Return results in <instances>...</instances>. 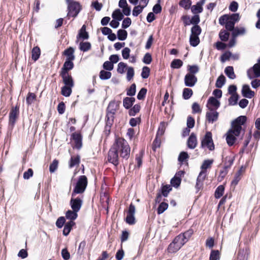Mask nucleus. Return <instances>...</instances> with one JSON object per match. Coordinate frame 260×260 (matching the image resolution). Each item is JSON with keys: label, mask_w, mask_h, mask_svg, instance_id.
Here are the masks:
<instances>
[{"label": "nucleus", "mask_w": 260, "mask_h": 260, "mask_svg": "<svg viewBox=\"0 0 260 260\" xmlns=\"http://www.w3.org/2000/svg\"><path fill=\"white\" fill-rule=\"evenodd\" d=\"M247 120L246 116H240L234 120L231 123V127L226 133V141L229 146L234 145L236 141V137L240 136L242 131V125H244Z\"/></svg>", "instance_id": "nucleus-1"}, {"label": "nucleus", "mask_w": 260, "mask_h": 260, "mask_svg": "<svg viewBox=\"0 0 260 260\" xmlns=\"http://www.w3.org/2000/svg\"><path fill=\"white\" fill-rule=\"evenodd\" d=\"M120 103V101H111L109 102L106 109L105 130L106 132H108V133H110L111 126L113 124L115 115L116 111L119 109Z\"/></svg>", "instance_id": "nucleus-2"}, {"label": "nucleus", "mask_w": 260, "mask_h": 260, "mask_svg": "<svg viewBox=\"0 0 260 260\" xmlns=\"http://www.w3.org/2000/svg\"><path fill=\"white\" fill-rule=\"evenodd\" d=\"M112 147L119 154V157L127 160L130 156L131 147L127 142L122 137H116Z\"/></svg>", "instance_id": "nucleus-3"}, {"label": "nucleus", "mask_w": 260, "mask_h": 260, "mask_svg": "<svg viewBox=\"0 0 260 260\" xmlns=\"http://www.w3.org/2000/svg\"><path fill=\"white\" fill-rule=\"evenodd\" d=\"M88 180L86 176L85 175L80 176L72 192V196L83 193L86 188Z\"/></svg>", "instance_id": "nucleus-4"}, {"label": "nucleus", "mask_w": 260, "mask_h": 260, "mask_svg": "<svg viewBox=\"0 0 260 260\" xmlns=\"http://www.w3.org/2000/svg\"><path fill=\"white\" fill-rule=\"evenodd\" d=\"M20 105L17 104L16 106H12L9 114V127L13 130L15 125L19 117Z\"/></svg>", "instance_id": "nucleus-5"}, {"label": "nucleus", "mask_w": 260, "mask_h": 260, "mask_svg": "<svg viewBox=\"0 0 260 260\" xmlns=\"http://www.w3.org/2000/svg\"><path fill=\"white\" fill-rule=\"evenodd\" d=\"M67 2H68L67 17L69 19L71 17H76L81 9V5L76 1Z\"/></svg>", "instance_id": "nucleus-6"}, {"label": "nucleus", "mask_w": 260, "mask_h": 260, "mask_svg": "<svg viewBox=\"0 0 260 260\" xmlns=\"http://www.w3.org/2000/svg\"><path fill=\"white\" fill-rule=\"evenodd\" d=\"M201 147H207L209 150L214 149V144L212 139V134L211 132H207L201 141Z\"/></svg>", "instance_id": "nucleus-7"}, {"label": "nucleus", "mask_w": 260, "mask_h": 260, "mask_svg": "<svg viewBox=\"0 0 260 260\" xmlns=\"http://www.w3.org/2000/svg\"><path fill=\"white\" fill-rule=\"evenodd\" d=\"M107 161L117 167L119 164V157L116 150L112 146L110 147L107 154Z\"/></svg>", "instance_id": "nucleus-8"}, {"label": "nucleus", "mask_w": 260, "mask_h": 260, "mask_svg": "<svg viewBox=\"0 0 260 260\" xmlns=\"http://www.w3.org/2000/svg\"><path fill=\"white\" fill-rule=\"evenodd\" d=\"M83 137L81 131H78L72 134L71 136V141H73L74 143V148L79 150L82 147Z\"/></svg>", "instance_id": "nucleus-9"}, {"label": "nucleus", "mask_w": 260, "mask_h": 260, "mask_svg": "<svg viewBox=\"0 0 260 260\" xmlns=\"http://www.w3.org/2000/svg\"><path fill=\"white\" fill-rule=\"evenodd\" d=\"M235 159V155L229 152L228 154H223L222 155V162L223 163V167L228 169H231L233 165Z\"/></svg>", "instance_id": "nucleus-10"}, {"label": "nucleus", "mask_w": 260, "mask_h": 260, "mask_svg": "<svg viewBox=\"0 0 260 260\" xmlns=\"http://www.w3.org/2000/svg\"><path fill=\"white\" fill-rule=\"evenodd\" d=\"M76 196H72L70 204L72 209L79 212L83 204V196L75 198Z\"/></svg>", "instance_id": "nucleus-11"}, {"label": "nucleus", "mask_w": 260, "mask_h": 260, "mask_svg": "<svg viewBox=\"0 0 260 260\" xmlns=\"http://www.w3.org/2000/svg\"><path fill=\"white\" fill-rule=\"evenodd\" d=\"M136 212V208L135 205L131 203L129 205L128 211L127 212V215L125 218V222L130 224H134L136 223L135 213Z\"/></svg>", "instance_id": "nucleus-12"}, {"label": "nucleus", "mask_w": 260, "mask_h": 260, "mask_svg": "<svg viewBox=\"0 0 260 260\" xmlns=\"http://www.w3.org/2000/svg\"><path fill=\"white\" fill-rule=\"evenodd\" d=\"M209 111L207 112L206 114V119L208 123H213L218 120L219 113L216 110L207 106Z\"/></svg>", "instance_id": "nucleus-13"}, {"label": "nucleus", "mask_w": 260, "mask_h": 260, "mask_svg": "<svg viewBox=\"0 0 260 260\" xmlns=\"http://www.w3.org/2000/svg\"><path fill=\"white\" fill-rule=\"evenodd\" d=\"M240 19L239 14L234 13L230 16L229 20L225 25V28L229 31H233L235 28L234 26L236 22L238 21Z\"/></svg>", "instance_id": "nucleus-14"}, {"label": "nucleus", "mask_w": 260, "mask_h": 260, "mask_svg": "<svg viewBox=\"0 0 260 260\" xmlns=\"http://www.w3.org/2000/svg\"><path fill=\"white\" fill-rule=\"evenodd\" d=\"M247 76L250 79L260 77V58L258 62L255 63L252 69L247 71Z\"/></svg>", "instance_id": "nucleus-15"}, {"label": "nucleus", "mask_w": 260, "mask_h": 260, "mask_svg": "<svg viewBox=\"0 0 260 260\" xmlns=\"http://www.w3.org/2000/svg\"><path fill=\"white\" fill-rule=\"evenodd\" d=\"M245 172V167H243V166L240 167L239 170L236 173L235 175V177L234 179L231 182V185L234 187H235L240 180L242 178V176L244 174Z\"/></svg>", "instance_id": "nucleus-16"}, {"label": "nucleus", "mask_w": 260, "mask_h": 260, "mask_svg": "<svg viewBox=\"0 0 260 260\" xmlns=\"http://www.w3.org/2000/svg\"><path fill=\"white\" fill-rule=\"evenodd\" d=\"M197 81L198 78L194 75L186 74L184 77V83L186 86L193 87Z\"/></svg>", "instance_id": "nucleus-17"}, {"label": "nucleus", "mask_w": 260, "mask_h": 260, "mask_svg": "<svg viewBox=\"0 0 260 260\" xmlns=\"http://www.w3.org/2000/svg\"><path fill=\"white\" fill-rule=\"evenodd\" d=\"M60 76L62 78V82L64 85L70 86H74V82L71 74L70 73H59Z\"/></svg>", "instance_id": "nucleus-18"}, {"label": "nucleus", "mask_w": 260, "mask_h": 260, "mask_svg": "<svg viewBox=\"0 0 260 260\" xmlns=\"http://www.w3.org/2000/svg\"><path fill=\"white\" fill-rule=\"evenodd\" d=\"M75 49L72 47H69L66 49L62 53V55L66 57V60H74Z\"/></svg>", "instance_id": "nucleus-19"}, {"label": "nucleus", "mask_w": 260, "mask_h": 260, "mask_svg": "<svg viewBox=\"0 0 260 260\" xmlns=\"http://www.w3.org/2000/svg\"><path fill=\"white\" fill-rule=\"evenodd\" d=\"M74 67L73 60H66L59 73H69V72Z\"/></svg>", "instance_id": "nucleus-20"}, {"label": "nucleus", "mask_w": 260, "mask_h": 260, "mask_svg": "<svg viewBox=\"0 0 260 260\" xmlns=\"http://www.w3.org/2000/svg\"><path fill=\"white\" fill-rule=\"evenodd\" d=\"M143 2V4L140 3L138 6H136L133 10V15L134 16H138L142 12L143 9L146 7L149 1H141Z\"/></svg>", "instance_id": "nucleus-21"}, {"label": "nucleus", "mask_w": 260, "mask_h": 260, "mask_svg": "<svg viewBox=\"0 0 260 260\" xmlns=\"http://www.w3.org/2000/svg\"><path fill=\"white\" fill-rule=\"evenodd\" d=\"M242 93L243 96L248 99H251L255 95V92L250 89L249 85L246 84L243 86Z\"/></svg>", "instance_id": "nucleus-22"}, {"label": "nucleus", "mask_w": 260, "mask_h": 260, "mask_svg": "<svg viewBox=\"0 0 260 260\" xmlns=\"http://www.w3.org/2000/svg\"><path fill=\"white\" fill-rule=\"evenodd\" d=\"M198 144L197 139L196 135L192 133L191 134L187 140V146L190 149H194L196 147Z\"/></svg>", "instance_id": "nucleus-23"}, {"label": "nucleus", "mask_w": 260, "mask_h": 260, "mask_svg": "<svg viewBox=\"0 0 260 260\" xmlns=\"http://www.w3.org/2000/svg\"><path fill=\"white\" fill-rule=\"evenodd\" d=\"M80 163V156L77 154L76 155H73L71 157V158L69 161V167L72 168L75 166H78Z\"/></svg>", "instance_id": "nucleus-24"}, {"label": "nucleus", "mask_w": 260, "mask_h": 260, "mask_svg": "<svg viewBox=\"0 0 260 260\" xmlns=\"http://www.w3.org/2000/svg\"><path fill=\"white\" fill-rule=\"evenodd\" d=\"M220 102L215 98L211 96L209 98L207 106L213 108L214 109L217 110L220 106Z\"/></svg>", "instance_id": "nucleus-25"}, {"label": "nucleus", "mask_w": 260, "mask_h": 260, "mask_svg": "<svg viewBox=\"0 0 260 260\" xmlns=\"http://www.w3.org/2000/svg\"><path fill=\"white\" fill-rule=\"evenodd\" d=\"M86 26L85 24L83 25L79 31L77 36V39L87 40L89 38L88 33L86 31Z\"/></svg>", "instance_id": "nucleus-26"}, {"label": "nucleus", "mask_w": 260, "mask_h": 260, "mask_svg": "<svg viewBox=\"0 0 260 260\" xmlns=\"http://www.w3.org/2000/svg\"><path fill=\"white\" fill-rule=\"evenodd\" d=\"M135 98L133 97H126L123 100V106L126 109H130L135 102Z\"/></svg>", "instance_id": "nucleus-27"}, {"label": "nucleus", "mask_w": 260, "mask_h": 260, "mask_svg": "<svg viewBox=\"0 0 260 260\" xmlns=\"http://www.w3.org/2000/svg\"><path fill=\"white\" fill-rule=\"evenodd\" d=\"M118 6L122 9V13L126 16H128L131 13L130 7L127 4V1H119Z\"/></svg>", "instance_id": "nucleus-28"}, {"label": "nucleus", "mask_w": 260, "mask_h": 260, "mask_svg": "<svg viewBox=\"0 0 260 260\" xmlns=\"http://www.w3.org/2000/svg\"><path fill=\"white\" fill-rule=\"evenodd\" d=\"M75 224L74 221H70L66 223L63 230V235L66 236H68Z\"/></svg>", "instance_id": "nucleus-29"}, {"label": "nucleus", "mask_w": 260, "mask_h": 260, "mask_svg": "<svg viewBox=\"0 0 260 260\" xmlns=\"http://www.w3.org/2000/svg\"><path fill=\"white\" fill-rule=\"evenodd\" d=\"M205 1H201L200 2L197 3L196 5H193L191 7V12L193 14H198L202 13L203 11L202 5L204 3Z\"/></svg>", "instance_id": "nucleus-30"}, {"label": "nucleus", "mask_w": 260, "mask_h": 260, "mask_svg": "<svg viewBox=\"0 0 260 260\" xmlns=\"http://www.w3.org/2000/svg\"><path fill=\"white\" fill-rule=\"evenodd\" d=\"M41 55V50L38 46L34 47L31 50V58L34 61H36Z\"/></svg>", "instance_id": "nucleus-31"}, {"label": "nucleus", "mask_w": 260, "mask_h": 260, "mask_svg": "<svg viewBox=\"0 0 260 260\" xmlns=\"http://www.w3.org/2000/svg\"><path fill=\"white\" fill-rule=\"evenodd\" d=\"M78 212L74 210H69L66 213V217L68 219H70V221H73L75 220L78 217Z\"/></svg>", "instance_id": "nucleus-32"}, {"label": "nucleus", "mask_w": 260, "mask_h": 260, "mask_svg": "<svg viewBox=\"0 0 260 260\" xmlns=\"http://www.w3.org/2000/svg\"><path fill=\"white\" fill-rule=\"evenodd\" d=\"M79 48L81 51L87 52L91 49V45L89 42L82 41L79 44Z\"/></svg>", "instance_id": "nucleus-33"}, {"label": "nucleus", "mask_w": 260, "mask_h": 260, "mask_svg": "<svg viewBox=\"0 0 260 260\" xmlns=\"http://www.w3.org/2000/svg\"><path fill=\"white\" fill-rule=\"evenodd\" d=\"M213 163V159H206L205 160L202 166H201V171H204L205 174H206V170L208 169H210L211 168L212 165Z\"/></svg>", "instance_id": "nucleus-34"}, {"label": "nucleus", "mask_w": 260, "mask_h": 260, "mask_svg": "<svg viewBox=\"0 0 260 260\" xmlns=\"http://www.w3.org/2000/svg\"><path fill=\"white\" fill-rule=\"evenodd\" d=\"M73 87V86L64 85L61 88V94L66 97L69 96L72 93Z\"/></svg>", "instance_id": "nucleus-35"}, {"label": "nucleus", "mask_w": 260, "mask_h": 260, "mask_svg": "<svg viewBox=\"0 0 260 260\" xmlns=\"http://www.w3.org/2000/svg\"><path fill=\"white\" fill-rule=\"evenodd\" d=\"M144 155V150L142 149L139 153L136 155L135 160L138 168H140L142 165V159Z\"/></svg>", "instance_id": "nucleus-36"}, {"label": "nucleus", "mask_w": 260, "mask_h": 260, "mask_svg": "<svg viewBox=\"0 0 260 260\" xmlns=\"http://www.w3.org/2000/svg\"><path fill=\"white\" fill-rule=\"evenodd\" d=\"M224 72L226 75L231 79H234L236 77V76L234 71V68L232 66H228L226 67L224 70Z\"/></svg>", "instance_id": "nucleus-37"}, {"label": "nucleus", "mask_w": 260, "mask_h": 260, "mask_svg": "<svg viewBox=\"0 0 260 260\" xmlns=\"http://www.w3.org/2000/svg\"><path fill=\"white\" fill-rule=\"evenodd\" d=\"M140 105L136 104L133 107H132L130 109H129L128 114L131 116H134L140 112Z\"/></svg>", "instance_id": "nucleus-38"}, {"label": "nucleus", "mask_w": 260, "mask_h": 260, "mask_svg": "<svg viewBox=\"0 0 260 260\" xmlns=\"http://www.w3.org/2000/svg\"><path fill=\"white\" fill-rule=\"evenodd\" d=\"M172 190V187L171 185H162L161 188V194L165 197H168L170 192Z\"/></svg>", "instance_id": "nucleus-39"}, {"label": "nucleus", "mask_w": 260, "mask_h": 260, "mask_svg": "<svg viewBox=\"0 0 260 260\" xmlns=\"http://www.w3.org/2000/svg\"><path fill=\"white\" fill-rule=\"evenodd\" d=\"M172 242L182 247L186 243V240L182 239V235L179 234L175 237Z\"/></svg>", "instance_id": "nucleus-40"}, {"label": "nucleus", "mask_w": 260, "mask_h": 260, "mask_svg": "<svg viewBox=\"0 0 260 260\" xmlns=\"http://www.w3.org/2000/svg\"><path fill=\"white\" fill-rule=\"evenodd\" d=\"M181 247H179L176 243L172 242L168 246V251L169 253H175L178 251Z\"/></svg>", "instance_id": "nucleus-41"}, {"label": "nucleus", "mask_w": 260, "mask_h": 260, "mask_svg": "<svg viewBox=\"0 0 260 260\" xmlns=\"http://www.w3.org/2000/svg\"><path fill=\"white\" fill-rule=\"evenodd\" d=\"M230 35V32L225 30H221L219 33V37L222 42H226L229 39Z\"/></svg>", "instance_id": "nucleus-42"}, {"label": "nucleus", "mask_w": 260, "mask_h": 260, "mask_svg": "<svg viewBox=\"0 0 260 260\" xmlns=\"http://www.w3.org/2000/svg\"><path fill=\"white\" fill-rule=\"evenodd\" d=\"M112 17L117 21L121 20L123 18V15L119 9H116L112 13Z\"/></svg>", "instance_id": "nucleus-43"}, {"label": "nucleus", "mask_w": 260, "mask_h": 260, "mask_svg": "<svg viewBox=\"0 0 260 260\" xmlns=\"http://www.w3.org/2000/svg\"><path fill=\"white\" fill-rule=\"evenodd\" d=\"M224 191V186L223 185H220L217 187L215 191V197L216 199H219L221 197Z\"/></svg>", "instance_id": "nucleus-44"}, {"label": "nucleus", "mask_w": 260, "mask_h": 260, "mask_svg": "<svg viewBox=\"0 0 260 260\" xmlns=\"http://www.w3.org/2000/svg\"><path fill=\"white\" fill-rule=\"evenodd\" d=\"M193 94V91L189 88H185L183 90L182 96L184 100L189 99Z\"/></svg>", "instance_id": "nucleus-45"}, {"label": "nucleus", "mask_w": 260, "mask_h": 260, "mask_svg": "<svg viewBox=\"0 0 260 260\" xmlns=\"http://www.w3.org/2000/svg\"><path fill=\"white\" fill-rule=\"evenodd\" d=\"M200 38L199 36L190 35L189 38L190 44L191 46L196 47L200 43Z\"/></svg>", "instance_id": "nucleus-46"}, {"label": "nucleus", "mask_w": 260, "mask_h": 260, "mask_svg": "<svg viewBox=\"0 0 260 260\" xmlns=\"http://www.w3.org/2000/svg\"><path fill=\"white\" fill-rule=\"evenodd\" d=\"M187 68L188 74L195 75L199 71V68L197 65H188Z\"/></svg>", "instance_id": "nucleus-47"}, {"label": "nucleus", "mask_w": 260, "mask_h": 260, "mask_svg": "<svg viewBox=\"0 0 260 260\" xmlns=\"http://www.w3.org/2000/svg\"><path fill=\"white\" fill-rule=\"evenodd\" d=\"M225 82V78L222 75H220L217 78L215 86L217 88H221Z\"/></svg>", "instance_id": "nucleus-48"}, {"label": "nucleus", "mask_w": 260, "mask_h": 260, "mask_svg": "<svg viewBox=\"0 0 260 260\" xmlns=\"http://www.w3.org/2000/svg\"><path fill=\"white\" fill-rule=\"evenodd\" d=\"M112 73L109 71L102 70L100 72L99 77L101 80H107L111 77Z\"/></svg>", "instance_id": "nucleus-49"}, {"label": "nucleus", "mask_w": 260, "mask_h": 260, "mask_svg": "<svg viewBox=\"0 0 260 260\" xmlns=\"http://www.w3.org/2000/svg\"><path fill=\"white\" fill-rule=\"evenodd\" d=\"M193 234V230L192 229H189L183 233L180 234L182 235V239L186 240V242L189 239Z\"/></svg>", "instance_id": "nucleus-50"}, {"label": "nucleus", "mask_w": 260, "mask_h": 260, "mask_svg": "<svg viewBox=\"0 0 260 260\" xmlns=\"http://www.w3.org/2000/svg\"><path fill=\"white\" fill-rule=\"evenodd\" d=\"M127 36V32L124 29H119L117 31V38L119 40L124 41L125 40Z\"/></svg>", "instance_id": "nucleus-51"}, {"label": "nucleus", "mask_w": 260, "mask_h": 260, "mask_svg": "<svg viewBox=\"0 0 260 260\" xmlns=\"http://www.w3.org/2000/svg\"><path fill=\"white\" fill-rule=\"evenodd\" d=\"M168 206H169V205H168V203L164 202L161 203L159 205V206L157 209V214H162V213H164V211L168 209Z\"/></svg>", "instance_id": "nucleus-52"}, {"label": "nucleus", "mask_w": 260, "mask_h": 260, "mask_svg": "<svg viewBox=\"0 0 260 260\" xmlns=\"http://www.w3.org/2000/svg\"><path fill=\"white\" fill-rule=\"evenodd\" d=\"M183 65V62L179 59H174L171 63V67L173 69H179Z\"/></svg>", "instance_id": "nucleus-53"}, {"label": "nucleus", "mask_w": 260, "mask_h": 260, "mask_svg": "<svg viewBox=\"0 0 260 260\" xmlns=\"http://www.w3.org/2000/svg\"><path fill=\"white\" fill-rule=\"evenodd\" d=\"M136 92V85L133 83L130 87L126 89V95L132 96L135 95Z\"/></svg>", "instance_id": "nucleus-54"}, {"label": "nucleus", "mask_w": 260, "mask_h": 260, "mask_svg": "<svg viewBox=\"0 0 260 260\" xmlns=\"http://www.w3.org/2000/svg\"><path fill=\"white\" fill-rule=\"evenodd\" d=\"M201 27L198 25H196L192 27L190 35L199 36L201 34Z\"/></svg>", "instance_id": "nucleus-55"}, {"label": "nucleus", "mask_w": 260, "mask_h": 260, "mask_svg": "<svg viewBox=\"0 0 260 260\" xmlns=\"http://www.w3.org/2000/svg\"><path fill=\"white\" fill-rule=\"evenodd\" d=\"M36 95L32 92H29L26 98V101L27 105H31L32 102L36 100Z\"/></svg>", "instance_id": "nucleus-56"}, {"label": "nucleus", "mask_w": 260, "mask_h": 260, "mask_svg": "<svg viewBox=\"0 0 260 260\" xmlns=\"http://www.w3.org/2000/svg\"><path fill=\"white\" fill-rule=\"evenodd\" d=\"M181 180V179L174 176L171 180V185L172 187L178 188L180 185Z\"/></svg>", "instance_id": "nucleus-57"}, {"label": "nucleus", "mask_w": 260, "mask_h": 260, "mask_svg": "<svg viewBox=\"0 0 260 260\" xmlns=\"http://www.w3.org/2000/svg\"><path fill=\"white\" fill-rule=\"evenodd\" d=\"M220 258L219 252L218 250H212L210 253V260H217Z\"/></svg>", "instance_id": "nucleus-58"}, {"label": "nucleus", "mask_w": 260, "mask_h": 260, "mask_svg": "<svg viewBox=\"0 0 260 260\" xmlns=\"http://www.w3.org/2000/svg\"><path fill=\"white\" fill-rule=\"evenodd\" d=\"M150 70L148 67L145 66L142 68L141 73V76L143 79H146L148 78L150 75Z\"/></svg>", "instance_id": "nucleus-59"}, {"label": "nucleus", "mask_w": 260, "mask_h": 260, "mask_svg": "<svg viewBox=\"0 0 260 260\" xmlns=\"http://www.w3.org/2000/svg\"><path fill=\"white\" fill-rule=\"evenodd\" d=\"M214 47L218 50H222L226 48L227 44L222 42L217 41L214 44Z\"/></svg>", "instance_id": "nucleus-60"}, {"label": "nucleus", "mask_w": 260, "mask_h": 260, "mask_svg": "<svg viewBox=\"0 0 260 260\" xmlns=\"http://www.w3.org/2000/svg\"><path fill=\"white\" fill-rule=\"evenodd\" d=\"M245 30L244 28H235L232 32V37H236L239 35H243L245 33Z\"/></svg>", "instance_id": "nucleus-61"}, {"label": "nucleus", "mask_w": 260, "mask_h": 260, "mask_svg": "<svg viewBox=\"0 0 260 260\" xmlns=\"http://www.w3.org/2000/svg\"><path fill=\"white\" fill-rule=\"evenodd\" d=\"M238 99L239 95L238 94H233L229 99V104L231 105H236L237 104Z\"/></svg>", "instance_id": "nucleus-62"}, {"label": "nucleus", "mask_w": 260, "mask_h": 260, "mask_svg": "<svg viewBox=\"0 0 260 260\" xmlns=\"http://www.w3.org/2000/svg\"><path fill=\"white\" fill-rule=\"evenodd\" d=\"M147 90L145 88H142L140 89L137 95V99L139 100H143L146 95Z\"/></svg>", "instance_id": "nucleus-63"}, {"label": "nucleus", "mask_w": 260, "mask_h": 260, "mask_svg": "<svg viewBox=\"0 0 260 260\" xmlns=\"http://www.w3.org/2000/svg\"><path fill=\"white\" fill-rule=\"evenodd\" d=\"M232 55V54L230 51H226L221 55L220 61L222 62H224L225 61L229 60Z\"/></svg>", "instance_id": "nucleus-64"}]
</instances>
